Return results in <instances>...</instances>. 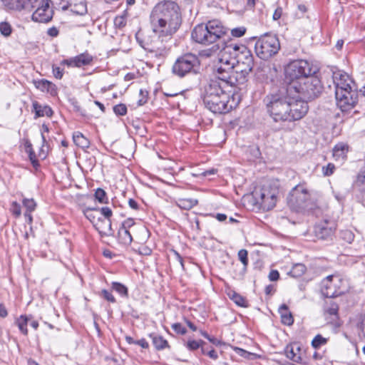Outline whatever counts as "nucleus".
<instances>
[{
  "instance_id": "obj_1",
  "label": "nucleus",
  "mask_w": 365,
  "mask_h": 365,
  "mask_svg": "<svg viewBox=\"0 0 365 365\" xmlns=\"http://www.w3.org/2000/svg\"><path fill=\"white\" fill-rule=\"evenodd\" d=\"M150 24L157 40H153V48L162 49L158 44L170 39L181 25V15L177 4L170 1H161L156 4L150 14Z\"/></svg>"
},
{
  "instance_id": "obj_2",
  "label": "nucleus",
  "mask_w": 365,
  "mask_h": 365,
  "mask_svg": "<svg viewBox=\"0 0 365 365\" xmlns=\"http://www.w3.org/2000/svg\"><path fill=\"white\" fill-rule=\"evenodd\" d=\"M289 94L287 88H282L264 98L267 112L274 121L298 120L307 113L308 104L294 100Z\"/></svg>"
},
{
  "instance_id": "obj_3",
  "label": "nucleus",
  "mask_w": 365,
  "mask_h": 365,
  "mask_svg": "<svg viewBox=\"0 0 365 365\" xmlns=\"http://www.w3.org/2000/svg\"><path fill=\"white\" fill-rule=\"evenodd\" d=\"M237 84H230L228 80L215 76L203 86L201 96L206 108L216 114L230 112L232 105L230 104V88Z\"/></svg>"
},
{
  "instance_id": "obj_4",
  "label": "nucleus",
  "mask_w": 365,
  "mask_h": 365,
  "mask_svg": "<svg viewBox=\"0 0 365 365\" xmlns=\"http://www.w3.org/2000/svg\"><path fill=\"white\" fill-rule=\"evenodd\" d=\"M236 44L226 45L219 54V64L217 66L215 76L228 80L230 84H237L235 68Z\"/></svg>"
},
{
  "instance_id": "obj_5",
  "label": "nucleus",
  "mask_w": 365,
  "mask_h": 365,
  "mask_svg": "<svg viewBox=\"0 0 365 365\" xmlns=\"http://www.w3.org/2000/svg\"><path fill=\"white\" fill-rule=\"evenodd\" d=\"M227 29L218 20L209 21L206 24L196 26L192 31V39L199 43L209 45L225 36Z\"/></svg>"
},
{
  "instance_id": "obj_6",
  "label": "nucleus",
  "mask_w": 365,
  "mask_h": 365,
  "mask_svg": "<svg viewBox=\"0 0 365 365\" xmlns=\"http://www.w3.org/2000/svg\"><path fill=\"white\" fill-rule=\"evenodd\" d=\"M287 88L290 93L295 92L298 94L297 97L300 99L298 101H304L307 103V101L317 98L323 89L321 81L315 74L304 78V81L299 83H292L287 85Z\"/></svg>"
},
{
  "instance_id": "obj_7",
  "label": "nucleus",
  "mask_w": 365,
  "mask_h": 365,
  "mask_svg": "<svg viewBox=\"0 0 365 365\" xmlns=\"http://www.w3.org/2000/svg\"><path fill=\"white\" fill-rule=\"evenodd\" d=\"M317 68L306 60H295L285 68V79L287 85L300 82L311 75L316 74Z\"/></svg>"
},
{
  "instance_id": "obj_8",
  "label": "nucleus",
  "mask_w": 365,
  "mask_h": 365,
  "mask_svg": "<svg viewBox=\"0 0 365 365\" xmlns=\"http://www.w3.org/2000/svg\"><path fill=\"white\" fill-rule=\"evenodd\" d=\"M236 64L235 73L237 77V85L243 84L247 76L252 70L254 66L253 56L251 51L244 45L236 44Z\"/></svg>"
},
{
  "instance_id": "obj_9",
  "label": "nucleus",
  "mask_w": 365,
  "mask_h": 365,
  "mask_svg": "<svg viewBox=\"0 0 365 365\" xmlns=\"http://www.w3.org/2000/svg\"><path fill=\"white\" fill-rule=\"evenodd\" d=\"M280 44L275 35L266 34L262 36L255 43L256 54L261 59L267 60L278 53Z\"/></svg>"
},
{
  "instance_id": "obj_10",
  "label": "nucleus",
  "mask_w": 365,
  "mask_h": 365,
  "mask_svg": "<svg viewBox=\"0 0 365 365\" xmlns=\"http://www.w3.org/2000/svg\"><path fill=\"white\" fill-rule=\"evenodd\" d=\"M199 64L197 56L188 53L180 56L176 60L173 66V72L180 77H183L187 73H195Z\"/></svg>"
},
{
  "instance_id": "obj_11",
  "label": "nucleus",
  "mask_w": 365,
  "mask_h": 365,
  "mask_svg": "<svg viewBox=\"0 0 365 365\" xmlns=\"http://www.w3.org/2000/svg\"><path fill=\"white\" fill-rule=\"evenodd\" d=\"M344 282L338 274L327 276L321 282V292L328 298L340 296L344 293L341 289Z\"/></svg>"
},
{
  "instance_id": "obj_12",
  "label": "nucleus",
  "mask_w": 365,
  "mask_h": 365,
  "mask_svg": "<svg viewBox=\"0 0 365 365\" xmlns=\"http://www.w3.org/2000/svg\"><path fill=\"white\" fill-rule=\"evenodd\" d=\"M310 195L304 185L295 186L287 197L289 205L297 210L309 209Z\"/></svg>"
},
{
  "instance_id": "obj_13",
  "label": "nucleus",
  "mask_w": 365,
  "mask_h": 365,
  "mask_svg": "<svg viewBox=\"0 0 365 365\" xmlns=\"http://www.w3.org/2000/svg\"><path fill=\"white\" fill-rule=\"evenodd\" d=\"M337 106L342 111L351 109L357 103L358 93L355 89L339 90L335 92Z\"/></svg>"
},
{
  "instance_id": "obj_14",
  "label": "nucleus",
  "mask_w": 365,
  "mask_h": 365,
  "mask_svg": "<svg viewBox=\"0 0 365 365\" xmlns=\"http://www.w3.org/2000/svg\"><path fill=\"white\" fill-rule=\"evenodd\" d=\"M36 11L33 13L31 19L34 21L46 23L51 20L53 11L50 9L48 0H39L35 4Z\"/></svg>"
},
{
  "instance_id": "obj_15",
  "label": "nucleus",
  "mask_w": 365,
  "mask_h": 365,
  "mask_svg": "<svg viewBox=\"0 0 365 365\" xmlns=\"http://www.w3.org/2000/svg\"><path fill=\"white\" fill-rule=\"evenodd\" d=\"M255 198L257 203L264 210H269L272 209L277 202L275 192L269 190L267 187H263L259 191H255Z\"/></svg>"
},
{
  "instance_id": "obj_16",
  "label": "nucleus",
  "mask_w": 365,
  "mask_h": 365,
  "mask_svg": "<svg viewBox=\"0 0 365 365\" xmlns=\"http://www.w3.org/2000/svg\"><path fill=\"white\" fill-rule=\"evenodd\" d=\"M93 57L88 53H83L75 57L68 59H64L61 61V64L71 67L81 68L82 66H88L92 63Z\"/></svg>"
},
{
  "instance_id": "obj_17",
  "label": "nucleus",
  "mask_w": 365,
  "mask_h": 365,
  "mask_svg": "<svg viewBox=\"0 0 365 365\" xmlns=\"http://www.w3.org/2000/svg\"><path fill=\"white\" fill-rule=\"evenodd\" d=\"M334 83L336 86L335 92L339 91V90L346 91L349 89H353L351 83H353V81L350 79L349 76L346 73L336 72L334 73L333 76Z\"/></svg>"
},
{
  "instance_id": "obj_18",
  "label": "nucleus",
  "mask_w": 365,
  "mask_h": 365,
  "mask_svg": "<svg viewBox=\"0 0 365 365\" xmlns=\"http://www.w3.org/2000/svg\"><path fill=\"white\" fill-rule=\"evenodd\" d=\"M93 227L101 236H110L113 234L110 220L103 219L101 217H98L97 222L93 225Z\"/></svg>"
},
{
  "instance_id": "obj_19",
  "label": "nucleus",
  "mask_w": 365,
  "mask_h": 365,
  "mask_svg": "<svg viewBox=\"0 0 365 365\" xmlns=\"http://www.w3.org/2000/svg\"><path fill=\"white\" fill-rule=\"evenodd\" d=\"M314 232L317 238L326 240L333 235L334 230L331 227H328L327 222H324L316 225Z\"/></svg>"
},
{
  "instance_id": "obj_20",
  "label": "nucleus",
  "mask_w": 365,
  "mask_h": 365,
  "mask_svg": "<svg viewBox=\"0 0 365 365\" xmlns=\"http://www.w3.org/2000/svg\"><path fill=\"white\" fill-rule=\"evenodd\" d=\"M33 109L35 112V118L43 116L51 117L53 115V110L49 106H42L37 101L33 102Z\"/></svg>"
},
{
  "instance_id": "obj_21",
  "label": "nucleus",
  "mask_w": 365,
  "mask_h": 365,
  "mask_svg": "<svg viewBox=\"0 0 365 365\" xmlns=\"http://www.w3.org/2000/svg\"><path fill=\"white\" fill-rule=\"evenodd\" d=\"M270 73L271 66L268 62H261L257 67L256 74L261 79H267Z\"/></svg>"
},
{
  "instance_id": "obj_22",
  "label": "nucleus",
  "mask_w": 365,
  "mask_h": 365,
  "mask_svg": "<svg viewBox=\"0 0 365 365\" xmlns=\"http://www.w3.org/2000/svg\"><path fill=\"white\" fill-rule=\"evenodd\" d=\"M349 147L344 143L336 145L333 149V156L336 160H344L348 152Z\"/></svg>"
},
{
  "instance_id": "obj_23",
  "label": "nucleus",
  "mask_w": 365,
  "mask_h": 365,
  "mask_svg": "<svg viewBox=\"0 0 365 365\" xmlns=\"http://www.w3.org/2000/svg\"><path fill=\"white\" fill-rule=\"evenodd\" d=\"M118 238L119 242L123 245L127 246L130 245L133 241L131 231L120 227L118 232Z\"/></svg>"
},
{
  "instance_id": "obj_24",
  "label": "nucleus",
  "mask_w": 365,
  "mask_h": 365,
  "mask_svg": "<svg viewBox=\"0 0 365 365\" xmlns=\"http://www.w3.org/2000/svg\"><path fill=\"white\" fill-rule=\"evenodd\" d=\"M197 204V200L192 198H179L176 200V205L180 209L190 210Z\"/></svg>"
},
{
  "instance_id": "obj_25",
  "label": "nucleus",
  "mask_w": 365,
  "mask_h": 365,
  "mask_svg": "<svg viewBox=\"0 0 365 365\" xmlns=\"http://www.w3.org/2000/svg\"><path fill=\"white\" fill-rule=\"evenodd\" d=\"M73 139L75 144L80 148H88L89 147V140L80 132L74 133Z\"/></svg>"
},
{
  "instance_id": "obj_26",
  "label": "nucleus",
  "mask_w": 365,
  "mask_h": 365,
  "mask_svg": "<svg viewBox=\"0 0 365 365\" xmlns=\"http://www.w3.org/2000/svg\"><path fill=\"white\" fill-rule=\"evenodd\" d=\"M285 354L288 359L296 363H302V357L295 351L294 347L292 345H288L285 348Z\"/></svg>"
},
{
  "instance_id": "obj_27",
  "label": "nucleus",
  "mask_w": 365,
  "mask_h": 365,
  "mask_svg": "<svg viewBox=\"0 0 365 365\" xmlns=\"http://www.w3.org/2000/svg\"><path fill=\"white\" fill-rule=\"evenodd\" d=\"M150 336L152 338L153 345L157 349H163L168 346V341L161 336L152 334L150 335Z\"/></svg>"
},
{
  "instance_id": "obj_28",
  "label": "nucleus",
  "mask_w": 365,
  "mask_h": 365,
  "mask_svg": "<svg viewBox=\"0 0 365 365\" xmlns=\"http://www.w3.org/2000/svg\"><path fill=\"white\" fill-rule=\"evenodd\" d=\"M228 295L230 298L238 306L242 307H247V300L235 292V291H230L228 293Z\"/></svg>"
},
{
  "instance_id": "obj_29",
  "label": "nucleus",
  "mask_w": 365,
  "mask_h": 365,
  "mask_svg": "<svg viewBox=\"0 0 365 365\" xmlns=\"http://www.w3.org/2000/svg\"><path fill=\"white\" fill-rule=\"evenodd\" d=\"M94 212H98V207H86L83 210L85 217L93 224L97 222V216Z\"/></svg>"
},
{
  "instance_id": "obj_30",
  "label": "nucleus",
  "mask_w": 365,
  "mask_h": 365,
  "mask_svg": "<svg viewBox=\"0 0 365 365\" xmlns=\"http://www.w3.org/2000/svg\"><path fill=\"white\" fill-rule=\"evenodd\" d=\"M305 270H306V267L304 264H296L295 265L293 266V267L292 268V269L289 271V273L293 277H299L302 276L305 272Z\"/></svg>"
},
{
  "instance_id": "obj_31",
  "label": "nucleus",
  "mask_w": 365,
  "mask_h": 365,
  "mask_svg": "<svg viewBox=\"0 0 365 365\" xmlns=\"http://www.w3.org/2000/svg\"><path fill=\"white\" fill-rule=\"evenodd\" d=\"M29 318L26 316L21 315L17 320L16 324L18 325L19 329L24 335L28 334V330L26 328L28 324Z\"/></svg>"
},
{
  "instance_id": "obj_32",
  "label": "nucleus",
  "mask_w": 365,
  "mask_h": 365,
  "mask_svg": "<svg viewBox=\"0 0 365 365\" xmlns=\"http://www.w3.org/2000/svg\"><path fill=\"white\" fill-rule=\"evenodd\" d=\"M71 11L78 15H84L87 12L86 4L81 2L71 6Z\"/></svg>"
},
{
  "instance_id": "obj_33",
  "label": "nucleus",
  "mask_w": 365,
  "mask_h": 365,
  "mask_svg": "<svg viewBox=\"0 0 365 365\" xmlns=\"http://www.w3.org/2000/svg\"><path fill=\"white\" fill-rule=\"evenodd\" d=\"M112 289L123 297L128 296V288L121 283L113 282Z\"/></svg>"
},
{
  "instance_id": "obj_34",
  "label": "nucleus",
  "mask_w": 365,
  "mask_h": 365,
  "mask_svg": "<svg viewBox=\"0 0 365 365\" xmlns=\"http://www.w3.org/2000/svg\"><path fill=\"white\" fill-rule=\"evenodd\" d=\"M327 339L320 334H317L312 340V345L314 349H319L322 345L326 344Z\"/></svg>"
},
{
  "instance_id": "obj_35",
  "label": "nucleus",
  "mask_w": 365,
  "mask_h": 365,
  "mask_svg": "<svg viewBox=\"0 0 365 365\" xmlns=\"http://www.w3.org/2000/svg\"><path fill=\"white\" fill-rule=\"evenodd\" d=\"M204 344L205 341L202 340H188L186 344V347L190 351H194L199 349L200 347H202Z\"/></svg>"
},
{
  "instance_id": "obj_36",
  "label": "nucleus",
  "mask_w": 365,
  "mask_h": 365,
  "mask_svg": "<svg viewBox=\"0 0 365 365\" xmlns=\"http://www.w3.org/2000/svg\"><path fill=\"white\" fill-rule=\"evenodd\" d=\"M96 199L101 203H107L108 197L106 192L101 188H98L95 192Z\"/></svg>"
},
{
  "instance_id": "obj_37",
  "label": "nucleus",
  "mask_w": 365,
  "mask_h": 365,
  "mask_svg": "<svg viewBox=\"0 0 365 365\" xmlns=\"http://www.w3.org/2000/svg\"><path fill=\"white\" fill-rule=\"evenodd\" d=\"M11 26L8 22L0 23V32L3 36L8 37L11 35Z\"/></svg>"
},
{
  "instance_id": "obj_38",
  "label": "nucleus",
  "mask_w": 365,
  "mask_h": 365,
  "mask_svg": "<svg viewBox=\"0 0 365 365\" xmlns=\"http://www.w3.org/2000/svg\"><path fill=\"white\" fill-rule=\"evenodd\" d=\"M325 310L330 315H337L339 306L336 303L330 302L329 303H327V307Z\"/></svg>"
},
{
  "instance_id": "obj_39",
  "label": "nucleus",
  "mask_w": 365,
  "mask_h": 365,
  "mask_svg": "<svg viewBox=\"0 0 365 365\" xmlns=\"http://www.w3.org/2000/svg\"><path fill=\"white\" fill-rule=\"evenodd\" d=\"M23 205L26 209V212H33L36 209V203L35 202L34 199L24 198L23 200Z\"/></svg>"
},
{
  "instance_id": "obj_40",
  "label": "nucleus",
  "mask_w": 365,
  "mask_h": 365,
  "mask_svg": "<svg viewBox=\"0 0 365 365\" xmlns=\"http://www.w3.org/2000/svg\"><path fill=\"white\" fill-rule=\"evenodd\" d=\"M120 227L124 230L134 231L135 229V224L133 219H127L122 223Z\"/></svg>"
},
{
  "instance_id": "obj_41",
  "label": "nucleus",
  "mask_w": 365,
  "mask_h": 365,
  "mask_svg": "<svg viewBox=\"0 0 365 365\" xmlns=\"http://www.w3.org/2000/svg\"><path fill=\"white\" fill-rule=\"evenodd\" d=\"M246 31H247V29L245 27L240 26V27L232 29L231 30V34L234 37L239 38V37L243 36L245 34Z\"/></svg>"
},
{
  "instance_id": "obj_42",
  "label": "nucleus",
  "mask_w": 365,
  "mask_h": 365,
  "mask_svg": "<svg viewBox=\"0 0 365 365\" xmlns=\"http://www.w3.org/2000/svg\"><path fill=\"white\" fill-rule=\"evenodd\" d=\"M247 255V251L244 249H242L238 252L239 259L242 262L245 267H246L248 264Z\"/></svg>"
},
{
  "instance_id": "obj_43",
  "label": "nucleus",
  "mask_w": 365,
  "mask_h": 365,
  "mask_svg": "<svg viewBox=\"0 0 365 365\" xmlns=\"http://www.w3.org/2000/svg\"><path fill=\"white\" fill-rule=\"evenodd\" d=\"M113 111L116 115H124L127 113V108L124 104H118L113 107Z\"/></svg>"
},
{
  "instance_id": "obj_44",
  "label": "nucleus",
  "mask_w": 365,
  "mask_h": 365,
  "mask_svg": "<svg viewBox=\"0 0 365 365\" xmlns=\"http://www.w3.org/2000/svg\"><path fill=\"white\" fill-rule=\"evenodd\" d=\"M98 211H100L101 214L104 217L103 219L110 220V217L113 215V212L108 207L98 208Z\"/></svg>"
},
{
  "instance_id": "obj_45",
  "label": "nucleus",
  "mask_w": 365,
  "mask_h": 365,
  "mask_svg": "<svg viewBox=\"0 0 365 365\" xmlns=\"http://www.w3.org/2000/svg\"><path fill=\"white\" fill-rule=\"evenodd\" d=\"M281 320L284 324L288 325V326L292 325L294 322L292 315L290 312L287 313V314L282 315Z\"/></svg>"
},
{
  "instance_id": "obj_46",
  "label": "nucleus",
  "mask_w": 365,
  "mask_h": 365,
  "mask_svg": "<svg viewBox=\"0 0 365 365\" xmlns=\"http://www.w3.org/2000/svg\"><path fill=\"white\" fill-rule=\"evenodd\" d=\"M148 91H144L143 89H140V98L138 100V106H143L144 105L147 101H148Z\"/></svg>"
},
{
  "instance_id": "obj_47",
  "label": "nucleus",
  "mask_w": 365,
  "mask_h": 365,
  "mask_svg": "<svg viewBox=\"0 0 365 365\" xmlns=\"http://www.w3.org/2000/svg\"><path fill=\"white\" fill-rule=\"evenodd\" d=\"M335 169V166L332 163H329L327 166L322 168L323 173L326 176L331 175Z\"/></svg>"
},
{
  "instance_id": "obj_48",
  "label": "nucleus",
  "mask_w": 365,
  "mask_h": 365,
  "mask_svg": "<svg viewBox=\"0 0 365 365\" xmlns=\"http://www.w3.org/2000/svg\"><path fill=\"white\" fill-rule=\"evenodd\" d=\"M172 328L176 333L182 335L185 334L187 331L186 329L180 323L173 324Z\"/></svg>"
},
{
  "instance_id": "obj_49",
  "label": "nucleus",
  "mask_w": 365,
  "mask_h": 365,
  "mask_svg": "<svg viewBox=\"0 0 365 365\" xmlns=\"http://www.w3.org/2000/svg\"><path fill=\"white\" fill-rule=\"evenodd\" d=\"M51 85V83L46 80H41L36 83V87L41 90H44V89L48 90Z\"/></svg>"
},
{
  "instance_id": "obj_50",
  "label": "nucleus",
  "mask_w": 365,
  "mask_h": 365,
  "mask_svg": "<svg viewBox=\"0 0 365 365\" xmlns=\"http://www.w3.org/2000/svg\"><path fill=\"white\" fill-rule=\"evenodd\" d=\"M102 296L104 299H106L107 301L114 303L115 302V297L113 296V294L107 291L106 289L102 290Z\"/></svg>"
},
{
  "instance_id": "obj_51",
  "label": "nucleus",
  "mask_w": 365,
  "mask_h": 365,
  "mask_svg": "<svg viewBox=\"0 0 365 365\" xmlns=\"http://www.w3.org/2000/svg\"><path fill=\"white\" fill-rule=\"evenodd\" d=\"M12 212L16 217H19L21 215V206L16 202H14L12 203Z\"/></svg>"
},
{
  "instance_id": "obj_52",
  "label": "nucleus",
  "mask_w": 365,
  "mask_h": 365,
  "mask_svg": "<svg viewBox=\"0 0 365 365\" xmlns=\"http://www.w3.org/2000/svg\"><path fill=\"white\" fill-rule=\"evenodd\" d=\"M27 148H30V150H29V158H30V160H31L33 165L35 167V166H36L38 165V161L36 159V156H35L34 152L32 151L31 144V143H28Z\"/></svg>"
},
{
  "instance_id": "obj_53",
  "label": "nucleus",
  "mask_w": 365,
  "mask_h": 365,
  "mask_svg": "<svg viewBox=\"0 0 365 365\" xmlns=\"http://www.w3.org/2000/svg\"><path fill=\"white\" fill-rule=\"evenodd\" d=\"M53 73L58 79H61L63 77V70L59 67L53 66Z\"/></svg>"
},
{
  "instance_id": "obj_54",
  "label": "nucleus",
  "mask_w": 365,
  "mask_h": 365,
  "mask_svg": "<svg viewBox=\"0 0 365 365\" xmlns=\"http://www.w3.org/2000/svg\"><path fill=\"white\" fill-rule=\"evenodd\" d=\"M270 281H277L279 277V273L277 270H272L268 276Z\"/></svg>"
},
{
  "instance_id": "obj_55",
  "label": "nucleus",
  "mask_w": 365,
  "mask_h": 365,
  "mask_svg": "<svg viewBox=\"0 0 365 365\" xmlns=\"http://www.w3.org/2000/svg\"><path fill=\"white\" fill-rule=\"evenodd\" d=\"M236 351H237V353L238 354H240L241 356H243V357H245V358H247V359H248V358H249V356H250V355H252V354H251V353H250V352H248V351H245V350H244V349H240V348H237V349H236Z\"/></svg>"
},
{
  "instance_id": "obj_56",
  "label": "nucleus",
  "mask_w": 365,
  "mask_h": 365,
  "mask_svg": "<svg viewBox=\"0 0 365 365\" xmlns=\"http://www.w3.org/2000/svg\"><path fill=\"white\" fill-rule=\"evenodd\" d=\"M47 34L50 36L56 37L58 35V30L53 26L48 29Z\"/></svg>"
},
{
  "instance_id": "obj_57",
  "label": "nucleus",
  "mask_w": 365,
  "mask_h": 365,
  "mask_svg": "<svg viewBox=\"0 0 365 365\" xmlns=\"http://www.w3.org/2000/svg\"><path fill=\"white\" fill-rule=\"evenodd\" d=\"M288 307L283 304H282L279 308V313L280 314L281 318L282 317V315L287 314V313H289Z\"/></svg>"
},
{
  "instance_id": "obj_58",
  "label": "nucleus",
  "mask_w": 365,
  "mask_h": 365,
  "mask_svg": "<svg viewBox=\"0 0 365 365\" xmlns=\"http://www.w3.org/2000/svg\"><path fill=\"white\" fill-rule=\"evenodd\" d=\"M135 344H138L144 349H147L149 346L148 343L144 339H141L140 340L136 341Z\"/></svg>"
},
{
  "instance_id": "obj_59",
  "label": "nucleus",
  "mask_w": 365,
  "mask_h": 365,
  "mask_svg": "<svg viewBox=\"0 0 365 365\" xmlns=\"http://www.w3.org/2000/svg\"><path fill=\"white\" fill-rule=\"evenodd\" d=\"M344 237L347 242H351L354 240V235L349 231H346L344 232Z\"/></svg>"
},
{
  "instance_id": "obj_60",
  "label": "nucleus",
  "mask_w": 365,
  "mask_h": 365,
  "mask_svg": "<svg viewBox=\"0 0 365 365\" xmlns=\"http://www.w3.org/2000/svg\"><path fill=\"white\" fill-rule=\"evenodd\" d=\"M128 205L129 206L133 209V210H138V202L133 200V199H130L128 200Z\"/></svg>"
},
{
  "instance_id": "obj_61",
  "label": "nucleus",
  "mask_w": 365,
  "mask_h": 365,
  "mask_svg": "<svg viewBox=\"0 0 365 365\" xmlns=\"http://www.w3.org/2000/svg\"><path fill=\"white\" fill-rule=\"evenodd\" d=\"M281 16H282V9L279 8L277 9L273 14V19L278 20L279 19H280Z\"/></svg>"
},
{
  "instance_id": "obj_62",
  "label": "nucleus",
  "mask_w": 365,
  "mask_h": 365,
  "mask_svg": "<svg viewBox=\"0 0 365 365\" xmlns=\"http://www.w3.org/2000/svg\"><path fill=\"white\" fill-rule=\"evenodd\" d=\"M274 292V287L272 284L267 285L265 287V293L267 294H272Z\"/></svg>"
},
{
  "instance_id": "obj_63",
  "label": "nucleus",
  "mask_w": 365,
  "mask_h": 365,
  "mask_svg": "<svg viewBox=\"0 0 365 365\" xmlns=\"http://www.w3.org/2000/svg\"><path fill=\"white\" fill-rule=\"evenodd\" d=\"M7 314L8 313L6 307L3 304H0V317H6Z\"/></svg>"
},
{
  "instance_id": "obj_64",
  "label": "nucleus",
  "mask_w": 365,
  "mask_h": 365,
  "mask_svg": "<svg viewBox=\"0 0 365 365\" xmlns=\"http://www.w3.org/2000/svg\"><path fill=\"white\" fill-rule=\"evenodd\" d=\"M115 24L118 26H124L125 24L123 17H117L115 20Z\"/></svg>"
}]
</instances>
